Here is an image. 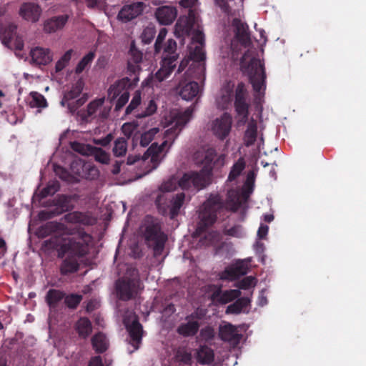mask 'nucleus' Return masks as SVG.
<instances>
[{
  "instance_id": "nucleus-52",
  "label": "nucleus",
  "mask_w": 366,
  "mask_h": 366,
  "mask_svg": "<svg viewBox=\"0 0 366 366\" xmlns=\"http://www.w3.org/2000/svg\"><path fill=\"white\" fill-rule=\"evenodd\" d=\"M138 128V124L134 122H126L122 127V131L127 137H130Z\"/></svg>"
},
{
  "instance_id": "nucleus-55",
  "label": "nucleus",
  "mask_w": 366,
  "mask_h": 366,
  "mask_svg": "<svg viewBox=\"0 0 366 366\" xmlns=\"http://www.w3.org/2000/svg\"><path fill=\"white\" fill-rule=\"evenodd\" d=\"M214 330L210 326L202 328L199 334V337L204 341L212 340L214 337Z\"/></svg>"
},
{
  "instance_id": "nucleus-17",
  "label": "nucleus",
  "mask_w": 366,
  "mask_h": 366,
  "mask_svg": "<svg viewBox=\"0 0 366 366\" xmlns=\"http://www.w3.org/2000/svg\"><path fill=\"white\" fill-rule=\"evenodd\" d=\"M232 125V117L224 113L220 118H217L212 122L211 130L219 139H224L229 133Z\"/></svg>"
},
{
  "instance_id": "nucleus-33",
  "label": "nucleus",
  "mask_w": 366,
  "mask_h": 366,
  "mask_svg": "<svg viewBox=\"0 0 366 366\" xmlns=\"http://www.w3.org/2000/svg\"><path fill=\"white\" fill-rule=\"evenodd\" d=\"M26 102L31 108L38 109V112L47 107V102L44 97L36 92H31L26 99Z\"/></svg>"
},
{
  "instance_id": "nucleus-5",
  "label": "nucleus",
  "mask_w": 366,
  "mask_h": 366,
  "mask_svg": "<svg viewBox=\"0 0 366 366\" xmlns=\"http://www.w3.org/2000/svg\"><path fill=\"white\" fill-rule=\"evenodd\" d=\"M194 161L197 165H202V169L199 172H187L179 179V187L184 190L198 191L209 184L213 167H222L225 155L217 157L214 149L202 148L194 154Z\"/></svg>"
},
{
  "instance_id": "nucleus-43",
  "label": "nucleus",
  "mask_w": 366,
  "mask_h": 366,
  "mask_svg": "<svg viewBox=\"0 0 366 366\" xmlns=\"http://www.w3.org/2000/svg\"><path fill=\"white\" fill-rule=\"evenodd\" d=\"M245 167V162L242 158L238 159V161L232 166V169L229 174L227 182H232L234 181L238 176L240 175L242 172Z\"/></svg>"
},
{
  "instance_id": "nucleus-24",
  "label": "nucleus",
  "mask_w": 366,
  "mask_h": 366,
  "mask_svg": "<svg viewBox=\"0 0 366 366\" xmlns=\"http://www.w3.org/2000/svg\"><path fill=\"white\" fill-rule=\"evenodd\" d=\"M219 336L222 340L234 345L237 344L241 339V335L239 334L237 328L227 322H224L219 326Z\"/></svg>"
},
{
  "instance_id": "nucleus-14",
  "label": "nucleus",
  "mask_w": 366,
  "mask_h": 366,
  "mask_svg": "<svg viewBox=\"0 0 366 366\" xmlns=\"http://www.w3.org/2000/svg\"><path fill=\"white\" fill-rule=\"evenodd\" d=\"M179 179L172 176L164 180L159 187L155 203L162 214L166 213L165 201L167 200L166 193L174 191L179 187Z\"/></svg>"
},
{
  "instance_id": "nucleus-4",
  "label": "nucleus",
  "mask_w": 366,
  "mask_h": 366,
  "mask_svg": "<svg viewBox=\"0 0 366 366\" xmlns=\"http://www.w3.org/2000/svg\"><path fill=\"white\" fill-rule=\"evenodd\" d=\"M174 34L177 37L192 36V41L189 46V54L192 64L184 74L198 79L204 77L206 58L204 50V36L201 29L197 14L190 9L187 16L180 17L176 23Z\"/></svg>"
},
{
  "instance_id": "nucleus-59",
  "label": "nucleus",
  "mask_w": 366,
  "mask_h": 366,
  "mask_svg": "<svg viewBox=\"0 0 366 366\" xmlns=\"http://www.w3.org/2000/svg\"><path fill=\"white\" fill-rule=\"evenodd\" d=\"M267 292V289L263 288L261 290L259 296L257 297V304L260 307H263L268 303L267 297L266 293Z\"/></svg>"
},
{
  "instance_id": "nucleus-58",
  "label": "nucleus",
  "mask_w": 366,
  "mask_h": 366,
  "mask_svg": "<svg viewBox=\"0 0 366 366\" xmlns=\"http://www.w3.org/2000/svg\"><path fill=\"white\" fill-rule=\"evenodd\" d=\"M219 233L217 232H209L206 237L205 239L202 240L201 239V242H202V244H212L219 241Z\"/></svg>"
},
{
  "instance_id": "nucleus-36",
  "label": "nucleus",
  "mask_w": 366,
  "mask_h": 366,
  "mask_svg": "<svg viewBox=\"0 0 366 366\" xmlns=\"http://www.w3.org/2000/svg\"><path fill=\"white\" fill-rule=\"evenodd\" d=\"M93 348L97 352H103L109 347V340L106 335L102 332L96 334L92 339Z\"/></svg>"
},
{
  "instance_id": "nucleus-18",
  "label": "nucleus",
  "mask_w": 366,
  "mask_h": 366,
  "mask_svg": "<svg viewBox=\"0 0 366 366\" xmlns=\"http://www.w3.org/2000/svg\"><path fill=\"white\" fill-rule=\"evenodd\" d=\"M146 5L143 2H134L124 5L118 14V19L124 22H128L140 15Z\"/></svg>"
},
{
  "instance_id": "nucleus-27",
  "label": "nucleus",
  "mask_w": 366,
  "mask_h": 366,
  "mask_svg": "<svg viewBox=\"0 0 366 366\" xmlns=\"http://www.w3.org/2000/svg\"><path fill=\"white\" fill-rule=\"evenodd\" d=\"M234 84L228 82L222 86L219 90L216 103L219 109H224L232 104Z\"/></svg>"
},
{
  "instance_id": "nucleus-54",
  "label": "nucleus",
  "mask_w": 366,
  "mask_h": 366,
  "mask_svg": "<svg viewBox=\"0 0 366 366\" xmlns=\"http://www.w3.org/2000/svg\"><path fill=\"white\" fill-rule=\"evenodd\" d=\"M71 147L73 150L83 155H88L91 151V149L88 145L79 143L78 142H71Z\"/></svg>"
},
{
  "instance_id": "nucleus-22",
  "label": "nucleus",
  "mask_w": 366,
  "mask_h": 366,
  "mask_svg": "<svg viewBox=\"0 0 366 366\" xmlns=\"http://www.w3.org/2000/svg\"><path fill=\"white\" fill-rule=\"evenodd\" d=\"M30 56L33 64L47 65L53 60V52L48 48L36 46L30 51Z\"/></svg>"
},
{
  "instance_id": "nucleus-60",
  "label": "nucleus",
  "mask_w": 366,
  "mask_h": 366,
  "mask_svg": "<svg viewBox=\"0 0 366 366\" xmlns=\"http://www.w3.org/2000/svg\"><path fill=\"white\" fill-rule=\"evenodd\" d=\"M83 169L84 170H88L89 172L88 176H86V178L94 179L96 177L98 176V170L90 165H83Z\"/></svg>"
},
{
  "instance_id": "nucleus-23",
  "label": "nucleus",
  "mask_w": 366,
  "mask_h": 366,
  "mask_svg": "<svg viewBox=\"0 0 366 366\" xmlns=\"http://www.w3.org/2000/svg\"><path fill=\"white\" fill-rule=\"evenodd\" d=\"M269 232V227L264 223H261L260 226L257 232V239L253 247L255 250L256 254L258 257V259L262 264H264V244L262 242V240H266L267 239V234Z\"/></svg>"
},
{
  "instance_id": "nucleus-25",
  "label": "nucleus",
  "mask_w": 366,
  "mask_h": 366,
  "mask_svg": "<svg viewBox=\"0 0 366 366\" xmlns=\"http://www.w3.org/2000/svg\"><path fill=\"white\" fill-rule=\"evenodd\" d=\"M104 99L100 98L95 99L87 106V115L85 119L89 117L107 118L109 115L110 109L104 106Z\"/></svg>"
},
{
  "instance_id": "nucleus-29",
  "label": "nucleus",
  "mask_w": 366,
  "mask_h": 366,
  "mask_svg": "<svg viewBox=\"0 0 366 366\" xmlns=\"http://www.w3.org/2000/svg\"><path fill=\"white\" fill-rule=\"evenodd\" d=\"M66 222L72 224H81L84 225H92L96 219L87 212H73L64 216Z\"/></svg>"
},
{
  "instance_id": "nucleus-57",
  "label": "nucleus",
  "mask_w": 366,
  "mask_h": 366,
  "mask_svg": "<svg viewBox=\"0 0 366 366\" xmlns=\"http://www.w3.org/2000/svg\"><path fill=\"white\" fill-rule=\"evenodd\" d=\"M167 34V30L164 28L162 29L159 31L157 38L156 39L155 45H154L155 51L157 52H159L161 50L162 43L164 41V39H165Z\"/></svg>"
},
{
  "instance_id": "nucleus-50",
  "label": "nucleus",
  "mask_w": 366,
  "mask_h": 366,
  "mask_svg": "<svg viewBox=\"0 0 366 366\" xmlns=\"http://www.w3.org/2000/svg\"><path fill=\"white\" fill-rule=\"evenodd\" d=\"M157 109V104L153 99H151L148 102V103L145 105L144 110L141 113L137 114V117L142 118L147 116H150L153 114Z\"/></svg>"
},
{
  "instance_id": "nucleus-21",
  "label": "nucleus",
  "mask_w": 366,
  "mask_h": 366,
  "mask_svg": "<svg viewBox=\"0 0 366 366\" xmlns=\"http://www.w3.org/2000/svg\"><path fill=\"white\" fill-rule=\"evenodd\" d=\"M19 14L24 20L34 23L39 20L41 9L39 5L33 2L24 3L19 9Z\"/></svg>"
},
{
  "instance_id": "nucleus-64",
  "label": "nucleus",
  "mask_w": 366,
  "mask_h": 366,
  "mask_svg": "<svg viewBox=\"0 0 366 366\" xmlns=\"http://www.w3.org/2000/svg\"><path fill=\"white\" fill-rule=\"evenodd\" d=\"M197 3V0H181L179 4L184 8H192Z\"/></svg>"
},
{
  "instance_id": "nucleus-40",
  "label": "nucleus",
  "mask_w": 366,
  "mask_h": 366,
  "mask_svg": "<svg viewBox=\"0 0 366 366\" xmlns=\"http://www.w3.org/2000/svg\"><path fill=\"white\" fill-rule=\"evenodd\" d=\"M240 295V291L238 289L219 292L217 295V301L222 304H227L239 297Z\"/></svg>"
},
{
  "instance_id": "nucleus-51",
  "label": "nucleus",
  "mask_w": 366,
  "mask_h": 366,
  "mask_svg": "<svg viewBox=\"0 0 366 366\" xmlns=\"http://www.w3.org/2000/svg\"><path fill=\"white\" fill-rule=\"evenodd\" d=\"M82 300V296L71 294L65 297V303L70 308H76Z\"/></svg>"
},
{
  "instance_id": "nucleus-62",
  "label": "nucleus",
  "mask_w": 366,
  "mask_h": 366,
  "mask_svg": "<svg viewBox=\"0 0 366 366\" xmlns=\"http://www.w3.org/2000/svg\"><path fill=\"white\" fill-rule=\"evenodd\" d=\"M227 234L231 236L239 237L242 234V228L240 227H234L227 230Z\"/></svg>"
},
{
  "instance_id": "nucleus-56",
  "label": "nucleus",
  "mask_w": 366,
  "mask_h": 366,
  "mask_svg": "<svg viewBox=\"0 0 366 366\" xmlns=\"http://www.w3.org/2000/svg\"><path fill=\"white\" fill-rule=\"evenodd\" d=\"M141 103V95L139 92H136L133 98L126 109V114H130L132 111L136 109Z\"/></svg>"
},
{
  "instance_id": "nucleus-31",
  "label": "nucleus",
  "mask_w": 366,
  "mask_h": 366,
  "mask_svg": "<svg viewBox=\"0 0 366 366\" xmlns=\"http://www.w3.org/2000/svg\"><path fill=\"white\" fill-rule=\"evenodd\" d=\"M142 52L132 44L129 51L128 70L134 74L139 72L141 69L139 64L142 62Z\"/></svg>"
},
{
  "instance_id": "nucleus-53",
  "label": "nucleus",
  "mask_w": 366,
  "mask_h": 366,
  "mask_svg": "<svg viewBox=\"0 0 366 366\" xmlns=\"http://www.w3.org/2000/svg\"><path fill=\"white\" fill-rule=\"evenodd\" d=\"M94 156L96 161L100 163L108 164L109 162V154L100 148L94 150Z\"/></svg>"
},
{
  "instance_id": "nucleus-20",
  "label": "nucleus",
  "mask_w": 366,
  "mask_h": 366,
  "mask_svg": "<svg viewBox=\"0 0 366 366\" xmlns=\"http://www.w3.org/2000/svg\"><path fill=\"white\" fill-rule=\"evenodd\" d=\"M155 16L160 24L169 25L176 19L177 9L171 5H164L158 7L155 11Z\"/></svg>"
},
{
  "instance_id": "nucleus-39",
  "label": "nucleus",
  "mask_w": 366,
  "mask_h": 366,
  "mask_svg": "<svg viewBox=\"0 0 366 366\" xmlns=\"http://www.w3.org/2000/svg\"><path fill=\"white\" fill-rule=\"evenodd\" d=\"M214 360L213 350L207 347L202 346L197 351V360L201 364H209Z\"/></svg>"
},
{
  "instance_id": "nucleus-19",
  "label": "nucleus",
  "mask_w": 366,
  "mask_h": 366,
  "mask_svg": "<svg viewBox=\"0 0 366 366\" xmlns=\"http://www.w3.org/2000/svg\"><path fill=\"white\" fill-rule=\"evenodd\" d=\"M246 89L243 83H239L235 91L234 105L236 111L239 116H242V121H246L248 114V106L246 103Z\"/></svg>"
},
{
  "instance_id": "nucleus-37",
  "label": "nucleus",
  "mask_w": 366,
  "mask_h": 366,
  "mask_svg": "<svg viewBox=\"0 0 366 366\" xmlns=\"http://www.w3.org/2000/svg\"><path fill=\"white\" fill-rule=\"evenodd\" d=\"M241 71L247 76L248 80L252 81V52L247 49L240 60Z\"/></svg>"
},
{
  "instance_id": "nucleus-11",
  "label": "nucleus",
  "mask_w": 366,
  "mask_h": 366,
  "mask_svg": "<svg viewBox=\"0 0 366 366\" xmlns=\"http://www.w3.org/2000/svg\"><path fill=\"white\" fill-rule=\"evenodd\" d=\"M124 324L129 335L128 351L132 353L138 350L141 344L142 327L133 312H127L125 314Z\"/></svg>"
},
{
  "instance_id": "nucleus-15",
  "label": "nucleus",
  "mask_w": 366,
  "mask_h": 366,
  "mask_svg": "<svg viewBox=\"0 0 366 366\" xmlns=\"http://www.w3.org/2000/svg\"><path fill=\"white\" fill-rule=\"evenodd\" d=\"M117 295L121 300H127L136 295L140 289V282L136 278L119 280L117 283Z\"/></svg>"
},
{
  "instance_id": "nucleus-30",
  "label": "nucleus",
  "mask_w": 366,
  "mask_h": 366,
  "mask_svg": "<svg viewBox=\"0 0 366 366\" xmlns=\"http://www.w3.org/2000/svg\"><path fill=\"white\" fill-rule=\"evenodd\" d=\"M179 89V94L181 97L187 101L192 100L196 97L200 92L199 84L195 81L181 82Z\"/></svg>"
},
{
  "instance_id": "nucleus-48",
  "label": "nucleus",
  "mask_w": 366,
  "mask_h": 366,
  "mask_svg": "<svg viewBox=\"0 0 366 366\" xmlns=\"http://www.w3.org/2000/svg\"><path fill=\"white\" fill-rule=\"evenodd\" d=\"M59 189V184L57 181L49 182L47 186L40 193L41 197H46L54 194Z\"/></svg>"
},
{
  "instance_id": "nucleus-13",
  "label": "nucleus",
  "mask_w": 366,
  "mask_h": 366,
  "mask_svg": "<svg viewBox=\"0 0 366 366\" xmlns=\"http://www.w3.org/2000/svg\"><path fill=\"white\" fill-rule=\"evenodd\" d=\"M204 312L201 310H196L190 315L186 317L178 327L177 332L184 337H190L197 334L200 325V320L203 318Z\"/></svg>"
},
{
  "instance_id": "nucleus-7",
  "label": "nucleus",
  "mask_w": 366,
  "mask_h": 366,
  "mask_svg": "<svg viewBox=\"0 0 366 366\" xmlns=\"http://www.w3.org/2000/svg\"><path fill=\"white\" fill-rule=\"evenodd\" d=\"M176 48V41L173 39H169L164 50V56L162 61L161 68L154 75L148 76L142 81L143 86L153 87L157 85V83L162 81L171 74L176 66L177 59V56L174 54Z\"/></svg>"
},
{
  "instance_id": "nucleus-6",
  "label": "nucleus",
  "mask_w": 366,
  "mask_h": 366,
  "mask_svg": "<svg viewBox=\"0 0 366 366\" xmlns=\"http://www.w3.org/2000/svg\"><path fill=\"white\" fill-rule=\"evenodd\" d=\"M66 233L73 236L64 239L61 246V252L67 254L61 266V272L64 274L77 271V257L85 256L93 246V237L82 229Z\"/></svg>"
},
{
  "instance_id": "nucleus-10",
  "label": "nucleus",
  "mask_w": 366,
  "mask_h": 366,
  "mask_svg": "<svg viewBox=\"0 0 366 366\" xmlns=\"http://www.w3.org/2000/svg\"><path fill=\"white\" fill-rule=\"evenodd\" d=\"M84 81L82 78H79L70 89L66 91L61 101L63 107H66L71 112H76L79 107L82 106L86 101L84 95L81 94Z\"/></svg>"
},
{
  "instance_id": "nucleus-38",
  "label": "nucleus",
  "mask_w": 366,
  "mask_h": 366,
  "mask_svg": "<svg viewBox=\"0 0 366 366\" xmlns=\"http://www.w3.org/2000/svg\"><path fill=\"white\" fill-rule=\"evenodd\" d=\"M76 330L80 337H87L92 330L91 322L86 317L80 318L76 324Z\"/></svg>"
},
{
  "instance_id": "nucleus-46",
  "label": "nucleus",
  "mask_w": 366,
  "mask_h": 366,
  "mask_svg": "<svg viewBox=\"0 0 366 366\" xmlns=\"http://www.w3.org/2000/svg\"><path fill=\"white\" fill-rule=\"evenodd\" d=\"M63 298V294L56 290H50L47 292L46 300L50 307L55 305Z\"/></svg>"
},
{
  "instance_id": "nucleus-26",
  "label": "nucleus",
  "mask_w": 366,
  "mask_h": 366,
  "mask_svg": "<svg viewBox=\"0 0 366 366\" xmlns=\"http://www.w3.org/2000/svg\"><path fill=\"white\" fill-rule=\"evenodd\" d=\"M70 199L69 197L62 195L56 200V207L55 209H49L41 211L39 213V217L42 219H50L56 215L61 214L63 212L67 211L70 209Z\"/></svg>"
},
{
  "instance_id": "nucleus-41",
  "label": "nucleus",
  "mask_w": 366,
  "mask_h": 366,
  "mask_svg": "<svg viewBox=\"0 0 366 366\" xmlns=\"http://www.w3.org/2000/svg\"><path fill=\"white\" fill-rule=\"evenodd\" d=\"M95 57L94 51H89L79 61L76 68L75 73L79 74L82 73L85 69H88Z\"/></svg>"
},
{
  "instance_id": "nucleus-42",
  "label": "nucleus",
  "mask_w": 366,
  "mask_h": 366,
  "mask_svg": "<svg viewBox=\"0 0 366 366\" xmlns=\"http://www.w3.org/2000/svg\"><path fill=\"white\" fill-rule=\"evenodd\" d=\"M74 52V51L73 49H69L62 54V56L58 59L55 64V73L57 74L61 72L64 68H66L69 65Z\"/></svg>"
},
{
  "instance_id": "nucleus-45",
  "label": "nucleus",
  "mask_w": 366,
  "mask_h": 366,
  "mask_svg": "<svg viewBox=\"0 0 366 366\" xmlns=\"http://www.w3.org/2000/svg\"><path fill=\"white\" fill-rule=\"evenodd\" d=\"M127 150V143L124 138H118L114 142L113 152L116 157H121L126 154Z\"/></svg>"
},
{
  "instance_id": "nucleus-16",
  "label": "nucleus",
  "mask_w": 366,
  "mask_h": 366,
  "mask_svg": "<svg viewBox=\"0 0 366 366\" xmlns=\"http://www.w3.org/2000/svg\"><path fill=\"white\" fill-rule=\"evenodd\" d=\"M249 268V261L247 259L238 260L227 267L219 273L220 280L233 281L247 274Z\"/></svg>"
},
{
  "instance_id": "nucleus-47",
  "label": "nucleus",
  "mask_w": 366,
  "mask_h": 366,
  "mask_svg": "<svg viewBox=\"0 0 366 366\" xmlns=\"http://www.w3.org/2000/svg\"><path fill=\"white\" fill-rule=\"evenodd\" d=\"M159 128L154 127L143 133L140 139L141 145L142 147L148 146L154 139V136L159 132Z\"/></svg>"
},
{
  "instance_id": "nucleus-49",
  "label": "nucleus",
  "mask_w": 366,
  "mask_h": 366,
  "mask_svg": "<svg viewBox=\"0 0 366 366\" xmlns=\"http://www.w3.org/2000/svg\"><path fill=\"white\" fill-rule=\"evenodd\" d=\"M156 31L154 26L145 27L142 33L141 38L144 44H149L154 39Z\"/></svg>"
},
{
  "instance_id": "nucleus-1",
  "label": "nucleus",
  "mask_w": 366,
  "mask_h": 366,
  "mask_svg": "<svg viewBox=\"0 0 366 366\" xmlns=\"http://www.w3.org/2000/svg\"><path fill=\"white\" fill-rule=\"evenodd\" d=\"M255 34L253 33V180L255 176V167L259 164L264 168L271 165L269 175L277 178L273 163L261 159L266 154L264 149L263 130L266 127L267 117L263 114L265 91L267 89V74L264 64V47L267 42L266 32L254 24Z\"/></svg>"
},
{
  "instance_id": "nucleus-12",
  "label": "nucleus",
  "mask_w": 366,
  "mask_h": 366,
  "mask_svg": "<svg viewBox=\"0 0 366 366\" xmlns=\"http://www.w3.org/2000/svg\"><path fill=\"white\" fill-rule=\"evenodd\" d=\"M129 79L123 78L115 81L108 89V99L112 102L116 100V109H120L128 102Z\"/></svg>"
},
{
  "instance_id": "nucleus-35",
  "label": "nucleus",
  "mask_w": 366,
  "mask_h": 366,
  "mask_svg": "<svg viewBox=\"0 0 366 366\" xmlns=\"http://www.w3.org/2000/svg\"><path fill=\"white\" fill-rule=\"evenodd\" d=\"M249 305L248 298H241L237 300L234 304L227 307L226 312L227 314H239L241 312H247Z\"/></svg>"
},
{
  "instance_id": "nucleus-34",
  "label": "nucleus",
  "mask_w": 366,
  "mask_h": 366,
  "mask_svg": "<svg viewBox=\"0 0 366 366\" xmlns=\"http://www.w3.org/2000/svg\"><path fill=\"white\" fill-rule=\"evenodd\" d=\"M233 25L236 29V36L241 44L246 46L249 40L248 26L239 19H234Z\"/></svg>"
},
{
  "instance_id": "nucleus-44",
  "label": "nucleus",
  "mask_w": 366,
  "mask_h": 366,
  "mask_svg": "<svg viewBox=\"0 0 366 366\" xmlns=\"http://www.w3.org/2000/svg\"><path fill=\"white\" fill-rule=\"evenodd\" d=\"M65 229L64 225L56 222H49L41 227L40 232L44 235H49L52 232H59Z\"/></svg>"
},
{
  "instance_id": "nucleus-3",
  "label": "nucleus",
  "mask_w": 366,
  "mask_h": 366,
  "mask_svg": "<svg viewBox=\"0 0 366 366\" xmlns=\"http://www.w3.org/2000/svg\"><path fill=\"white\" fill-rule=\"evenodd\" d=\"M251 192L252 172H249L247 179L241 187L230 189L228 191L225 204L222 202L218 194L210 195L199 209L197 231L201 233L204 227L212 224L217 219V212H220L224 208L234 212L239 209L247 208V201Z\"/></svg>"
},
{
  "instance_id": "nucleus-63",
  "label": "nucleus",
  "mask_w": 366,
  "mask_h": 366,
  "mask_svg": "<svg viewBox=\"0 0 366 366\" xmlns=\"http://www.w3.org/2000/svg\"><path fill=\"white\" fill-rule=\"evenodd\" d=\"M88 366H106L100 356H95L91 359Z\"/></svg>"
},
{
  "instance_id": "nucleus-28",
  "label": "nucleus",
  "mask_w": 366,
  "mask_h": 366,
  "mask_svg": "<svg viewBox=\"0 0 366 366\" xmlns=\"http://www.w3.org/2000/svg\"><path fill=\"white\" fill-rule=\"evenodd\" d=\"M185 199L184 193H179L172 197L169 201V204H167V200L165 201L166 205V213L164 215L169 214L171 219L176 217L180 211V209L184 204Z\"/></svg>"
},
{
  "instance_id": "nucleus-9",
  "label": "nucleus",
  "mask_w": 366,
  "mask_h": 366,
  "mask_svg": "<svg viewBox=\"0 0 366 366\" xmlns=\"http://www.w3.org/2000/svg\"><path fill=\"white\" fill-rule=\"evenodd\" d=\"M16 26L11 23L8 16H0V39L2 44L11 49L21 50L24 41L16 36Z\"/></svg>"
},
{
  "instance_id": "nucleus-8",
  "label": "nucleus",
  "mask_w": 366,
  "mask_h": 366,
  "mask_svg": "<svg viewBox=\"0 0 366 366\" xmlns=\"http://www.w3.org/2000/svg\"><path fill=\"white\" fill-rule=\"evenodd\" d=\"M139 231L148 246L153 249L154 256L160 255L164 249L167 237L161 231L159 221L152 217H146Z\"/></svg>"
},
{
  "instance_id": "nucleus-2",
  "label": "nucleus",
  "mask_w": 366,
  "mask_h": 366,
  "mask_svg": "<svg viewBox=\"0 0 366 366\" xmlns=\"http://www.w3.org/2000/svg\"><path fill=\"white\" fill-rule=\"evenodd\" d=\"M193 112L194 107L192 106L184 110H171L163 122L164 127L167 129L164 132L162 144L159 145L157 143H153L142 158L137 155H129L127 157V164L132 165L138 162L141 167L145 168L144 174L155 169L164 158V152L167 151L172 145L183 128L191 119Z\"/></svg>"
},
{
  "instance_id": "nucleus-61",
  "label": "nucleus",
  "mask_w": 366,
  "mask_h": 366,
  "mask_svg": "<svg viewBox=\"0 0 366 366\" xmlns=\"http://www.w3.org/2000/svg\"><path fill=\"white\" fill-rule=\"evenodd\" d=\"M252 286V277L249 276L238 283V287L242 290L249 289Z\"/></svg>"
},
{
  "instance_id": "nucleus-32",
  "label": "nucleus",
  "mask_w": 366,
  "mask_h": 366,
  "mask_svg": "<svg viewBox=\"0 0 366 366\" xmlns=\"http://www.w3.org/2000/svg\"><path fill=\"white\" fill-rule=\"evenodd\" d=\"M68 20L66 15L55 16L47 19L44 24V30L46 33H54L62 29Z\"/></svg>"
}]
</instances>
